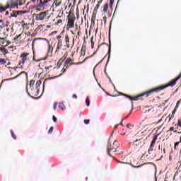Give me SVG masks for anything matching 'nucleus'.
<instances>
[{"label": "nucleus", "mask_w": 181, "mask_h": 181, "mask_svg": "<svg viewBox=\"0 0 181 181\" xmlns=\"http://www.w3.org/2000/svg\"><path fill=\"white\" fill-rule=\"evenodd\" d=\"M68 26H69V28H74V20L69 19Z\"/></svg>", "instance_id": "nucleus-9"}, {"label": "nucleus", "mask_w": 181, "mask_h": 181, "mask_svg": "<svg viewBox=\"0 0 181 181\" xmlns=\"http://www.w3.org/2000/svg\"><path fill=\"white\" fill-rule=\"evenodd\" d=\"M173 115H175L176 114V109H174V110L172 112Z\"/></svg>", "instance_id": "nucleus-52"}, {"label": "nucleus", "mask_w": 181, "mask_h": 181, "mask_svg": "<svg viewBox=\"0 0 181 181\" xmlns=\"http://www.w3.org/2000/svg\"><path fill=\"white\" fill-rule=\"evenodd\" d=\"M82 63H83V62H77V63H76V64H74V63H70V64H71V65H73V64H76V65H78V64H82Z\"/></svg>", "instance_id": "nucleus-41"}, {"label": "nucleus", "mask_w": 181, "mask_h": 181, "mask_svg": "<svg viewBox=\"0 0 181 181\" xmlns=\"http://www.w3.org/2000/svg\"><path fill=\"white\" fill-rule=\"evenodd\" d=\"M65 39H66V44L70 43V40H69V36H66V37H65Z\"/></svg>", "instance_id": "nucleus-31"}, {"label": "nucleus", "mask_w": 181, "mask_h": 181, "mask_svg": "<svg viewBox=\"0 0 181 181\" xmlns=\"http://www.w3.org/2000/svg\"><path fill=\"white\" fill-rule=\"evenodd\" d=\"M175 129V127H170V131H173Z\"/></svg>", "instance_id": "nucleus-63"}, {"label": "nucleus", "mask_w": 181, "mask_h": 181, "mask_svg": "<svg viewBox=\"0 0 181 181\" xmlns=\"http://www.w3.org/2000/svg\"><path fill=\"white\" fill-rule=\"evenodd\" d=\"M62 40H58V45H57L56 52H59V50H60V49H62Z\"/></svg>", "instance_id": "nucleus-10"}, {"label": "nucleus", "mask_w": 181, "mask_h": 181, "mask_svg": "<svg viewBox=\"0 0 181 181\" xmlns=\"http://www.w3.org/2000/svg\"><path fill=\"white\" fill-rule=\"evenodd\" d=\"M154 181H158V177H156V173L155 174Z\"/></svg>", "instance_id": "nucleus-54"}, {"label": "nucleus", "mask_w": 181, "mask_h": 181, "mask_svg": "<svg viewBox=\"0 0 181 181\" xmlns=\"http://www.w3.org/2000/svg\"><path fill=\"white\" fill-rule=\"evenodd\" d=\"M153 151V147H149L148 153L151 154V153Z\"/></svg>", "instance_id": "nucleus-33"}, {"label": "nucleus", "mask_w": 181, "mask_h": 181, "mask_svg": "<svg viewBox=\"0 0 181 181\" xmlns=\"http://www.w3.org/2000/svg\"><path fill=\"white\" fill-rule=\"evenodd\" d=\"M156 142V138H155L152 140L151 145H150V148H154Z\"/></svg>", "instance_id": "nucleus-17"}, {"label": "nucleus", "mask_w": 181, "mask_h": 181, "mask_svg": "<svg viewBox=\"0 0 181 181\" xmlns=\"http://www.w3.org/2000/svg\"><path fill=\"white\" fill-rule=\"evenodd\" d=\"M40 5H39V6L40 7V8H42V7H43V6H45V1H42V0H40Z\"/></svg>", "instance_id": "nucleus-25"}, {"label": "nucleus", "mask_w": 181, "mask_h": 181, "mask_svg": "<svg viewBox=\"0 0 181 181\" xmlns=\"http://www.w3.org/2000/svg\"><path fill=\"white\" fill-rule=\"evenodd\" d=\"M35 86V80H31L30 81V87H33Z\"/></svg>", "instance_id": "nucleus-28"}, {"label": "nucleus", "mask_w": 181, "mask_h": 181, "mask_svg": "<svg viewBox=\"0 0 181 181\" xmlns=\"http://www.w3.org/2000/svg\"><path fill=\"white\" fill-rule=\"evenodd\" d=\"M11 136L13 139H16V136H15V134L13 133V130L11 131Z\"/></svg>", "instance_id": "nucleus-27"}, {"label": "nucleus", "mask_w": 181, "mask_h": 181, "mask_svg": "<svg viewBox=\"0 0 181 181\" xmlns=\"http://www.w3.org/2000/svg\"><path fill=\"white\" fill-rule=\"evenodd\" d=\"M177 124H178V127H181V119H178Z\"/></svg>", "instance_id": "nucleus-45"}, {"label": "nucleus", "mask_w": 181, "mask_h": 181, "mask_svg": "<svg viewBox=\"0 0 181 181\" xmlns=\"http://www.w3.org/2000/svg\"><path fill=\"white\" fill-rule=\"evenodd\" d=\"M142 165H138V166H133L135 169H138V168H141Z\"/></svg>", "instance_id": "nucleus-51"}, {"label": "nucleus", "mask_w": 181, "mask_h": 181, "mask_svg": "<svg viewBox=\"0 0 181 181\" xmlns=\"http://www.w3.org/2000/svg\"><path fill=\"white\" fill-rule=\"evenodd\" d=\"M5 11H6V8H0V12H5Z\"/></svg>", "instance_id": "nucleus-39"}, {"label": "nucleus", "mask_w": 181, "mask_h": 181, "mask_svg": "<svg viewBox=\"0 0 181 181\" xmlns=\"http://www.w3.org/2000/svg\"><path fill=\"white\" fill-rule=\"evenodd\" d=\"M56 108H57V102H54V106H53V109H54V110H56Z\"/></svg>", "instance_id": "nucleus-35"}, {"label": "nucleus", "mask_w": 181, "mask_h": 181, "mask_svg": "<svg viewBox=\"0 0 181 181\" xmlns=\"http://www.w3.org/2000/svg\"><path fill=\"white\" fill-rule=\"evenodd\" d=\"M29 56V54H22L21 57L22 58V64H25V62L27 60L26 57Z\"/></svg>", "instance_id": "nucleus-7"}, {"label": "nucleus", "mask_w": 181, "mask_h": 181, "mask_svg": "<svg viewBox=\"0 0 181 181\" xmlns=\"http://www.w3.org/2000/svg\"><path fill=\"white\" fill-rule=\"evenodd\" d=\"M50 1H52V0H45L44 4L46 5V4H49V2H50Z\"/></svg>", "instance_id": "nucleus-42"}, {"label": "nucleus", "mask_w": 181, "mask_h": 181, "mask_svg": "<svg viewBox=\"0 0 181 181\" xmlns=\"http://www.w3.org/2000/svg\"><path fill=\"white\" fill-rule=\"evenodd\" d=\"M37 16H39L37 14H36V13H33V18L35 17V19H36V18H37Z\"/></svg>", "instance_id": "nucleus-47"}, {"label": "nucleus", "mask_w": 181, "mask_h": 181, "mask_svg": "<svg viewBox=\"0 0 181 181\" xmlns=\"http://www.w3.org/2000/svg\"><path fill=\"white\" fill-rule=\"evenodd\" d=\"M10 18H18V11H13V13H11Z\"/></svg>", "instance_id": "nucleus-11"}, {"label": "nucleus", "mask_w": 181, "mask_h": 181, "mask_svg": "<svg viewBox=\"0 0 181 181\" xmlns=\"http://www.w3.org/2000/svg\"><path fill=\"white\" fill-rule=\"evenodd\" d=\"M100 8V4H97L94 8L92 18H91V23L94 25L95 23V18L97 16V14L95 13L98 11V8Z\"/></svg>", "instance_id": "nucleus-3"}, {"label": "nucleus", "mask_w": 181, "mask_h": 181, "mask_svg": "<svg viewBox=\"0 0 181 181\" xmlns=\"http://www.w3.org/2000/svg\"><path fill=\"white\" fill-rule=\"evenodd\" d=\"M117 162H118V163H127L122 162L121 160H117Z\"/></svg>", "instance_id": "nucleus-55"}, {"label": "nucleus", "mask_w": 181, "mask_h": 181, "mask_svg": "<svg viewBox=\"0 0 181 181\" xmlns=\"http://www.w3.org/2000/svg\"><path fill=\"white\" fill-rule=\"evenodd\" d=\"M108 9V4H105L104 7H103V12L105 13H107V10Z\"/></svg>", "instance_id": "nucleus-19"}, {"label": "nucleus", "mask_w": 181, "mask_h": 181, "mask_svg": "<svg viewBox=\"0 0 181 181\" xmlns=\"http://www.w3.org/2000/svg\"><path fill=\"white\" fill-rule=\"evenodd\" d=\"M108 54H109V57H108V59L107 62V64H108V62H110V57L111 56V46L109 47Z\"/></svg>", "instance_id": "nucleus-18"}, {"label": "nucleus", "mask_w": 181, "mask_h": 181, "mask_svg": "<svg viewBox=\"0 0 181 181\" xmlns=\"http://www.w3.org/2000/svg\"><path fill=\"white\" fill-rule=\"evenodd\" d=\"M162 90H165V88H163V86H160L158 88H156L154 89H152L151 90H148L144 93L140 94L139 97H144L145 95H146V97H149V95L151 93H158V91H162Z\"/></svg>", "instance_id": "nucleus-1"}, {"label": "nucleus", "mask_w": 181, "mask_h": 181, "mask_svg": "<svg viewBox=\"0 0 181 181\" xmlns=\"http://www.w3.org/2000/svg\"><path fill=\"white\" fill-rule=\"evenodd\" d=\"M21 74H25L26 77H28V73L25 72V71H22L21 73H20L19 74H18L16 76L13 77V78H10L8 79H7L8 81L9 80H15V78H18V77H19V76H21Z\"/></svg>", "instance_id": "nucleus-8"}, {"label": "nucleus", "mask_w": 181, "mask_h": 181, "mask_svg": "<svg viewBox=\"0 0 181 181\" xmlns=\"http://www.w3.org/2000/svg\"><path fill=\"white\" fill-rule=\"evenodd\" d=\"M178 108H179V105H177H177H176V106H175V107L174 110H177V109H178Z\"/></svg>", "instance_id": "nucleus-59"}, {"label": "nucleus", "mask_w": 181, "mask_h": 181, "mask_svg": "<svg viewBox=\"0 0 181 181\" xmlns=\"http://www.w3.org/2000/svg\"><path fill=\"white\" fill-rule=\"evenodd\" d=\"M119 94H122V95H124L127 98H129L131 101H138V98H141V97H143V96H139V95L137 96H135L134 98H132L127 94H124V93H119Z\"/></svg>", "instance_id": "nucleus-4"}, {"label": "nucleus", "mask_w": 181, "mask_h": 181, "mask_svg": "<svg viewBox=\"0 0 181 181\" xmlns=\"http://www.w3.org/2000/svg\"><path fill=\"white\" fill-rule=\"evenodd\" d=\"M0 51L2 52L3 53H4V54H7V53H8V49H6L5 48L0 47Z\"/></svg>", "instance_id": "nucleus-20"}, {"label": "nucleus", "mask_w": 181, "mask_h": 181, "mask_svg": "<svg viewBox=\"0 0 181 181\" xmlns=\"http://www.w3.org/2000/svg\"><path fill=\"white\" fill-rule=\"evenodd\" d=\"M52 121H54V122H57V118L56 117V116L52 117Z\"/></svg>", "instance_id": "nucleus-34"}, {"label": "nucleus", "mask_w": 181, "mask_h": 181, "mask_svg": "<svg viewBox=\"0 0 181 181\" xmlns=\"http://www.w3.org/2000/svg\"><path fill=\"white\" fill-rule=\"evenodd\" d=\"M127 128H130L131 127H132V124H128L127 125Z\"/></svg>", "instance_id": "nucleus-56"}, {"label": "nucleus", "mask_w": 181, "mask_h": 181, "mask_svg": "<svg viewBox=\"0 0 181 181\" xmlns=\"http://www.w3.org/2000/svg\"><path fill=\"white\" fill-rule=\"evenodd\" d=\"M110 146H111V143L108 141L107 146V153L109 156H111V154L110 153L111 151L115 150L114 152H117V149H118V146L117 145V140L114 141L112 148H110Z\"/></svg>", "instance_id": "nucleus-2"}, {"label": "nucleus", "mask_w": 181, "mask_h": 181, "mask_svg": "<svg viewBox=\"0 0 181 181\" xmlns=\"http://www.w3.org/2000/svg\"><path fill=\"white\" fill-rule=\"evenodd\" d=\"M42 84V81H38L36 82V84H35V88L36 90H39V87H40V85Z\"/></svg>", "instance_id": "nucleus-15"}, {"label": "nucleus", "mask_w": 181, "mask_h": 181, "mask_svg": "<svg viewBox=\"0 0 181 181\" xmlns=\"http://www.w3.org/2000/svg\"><path fill=\"white\" fill-rule=\"evenodd\" d=\"M63 64V62H62L60 59L59 60L57 64V69H60L62 64Z\"/></svg>", "instance_id": "nucleus-22"}, {"label": "nucleus", "mask_w": 181, "mask_h": 181, "mask_svg": "<svg viewBox=\"0 0 181 181\" xmlns=\"http://www.w3.org/2000/svg\"><path fill=\"white\" fill-rule=\"evenodd\" d=\"M64 104L62 103H59V105H58V107L59 110H62V111H64Z\"/></svg>", "instance_id": "nucleus-16"}, {"label": "nucleus", "mask_w": 181, "mask_h": 181, "mask_svg": "<svg viewBox=\"0 0 181 181\" xmlns=\"http://www.w3.org/2000/svg\"><path fill=\"white\" fill-rule=\"evenodd\" d=\"M175 117V115L172 114L171 117H169V120L168 121H170L171 119H173V118H174Z\"/></svg>", "instance_id": "nucleus-43"}, {"label": "nucleus", "mask_w": 181, "mask_h": 181, "mask_svg": "<svg viewBox=\"0 0 181 181\" xmlns=\"http://www.w3.org/2000/svg\"><path fill=\"white\" fill-rule=\"evenodd\" d=\"M56 33H57V31H53L52 33H51L49 36H53V35H56Z\"/></svg>", "instance_id": "nucleus-38"}, {"label": "nucleus", "mask_w": 181, "mask_h": 181, "mask_svg": "<svg viewBox=\"0 0 181 181\" xmlns=\"http://www.w3.org/2000/svg\"><path fill=\"white\" fill-rule=\"evenodd\" d=\"M70 62H73V59H71V58H68L66 59V61L65 62V67H66V69H67V66H69V64H70Z\"/></svg>", "instance_id": "nucleus-13"}, {"label": "nucleus", "mask_w": 181, "mask_h": 181, "mask_svg": "<svg viewBox=\"0 0 181 181\" xmlns=\"http://www.w3.org/2000/svg\"><path fill=\"white\" fill-rule=\"evenodd\" d=\"M106 94H107V95H109V97H116L115 95H110V94H108L107 93H106Z\"/></svg>", "instance_id": "nucleus-61"}, {"label": "nucleus", "mask_w": 181, "mask_h": 181, "mask_svg": "<svg viewBox=\"0 0 181 181\" xmlns=\"http://www.w3.org/2000/svg\"><path fill=\"white\" fill-rule=\"evenodd\" d=\"M0 64H6V62L4 59H0Z\"/></svg>", "instance_id": "nucleus-26"}, {"label": "nucleus", "mask_w": 181, "mask_h": 181, "mask_svg": "<svg viewBox=\"0 0 181 181\" xmlns=\"http://www.w3.org/2000/svg\"><path fill=\"white\" fill-rule=\"evenodd\" d=\"M75 29H76V30H78V25H75Z\"/></svg>", "instance_id": "nucleus-60"}, {"label": "nucleus", "mask_w": 181, "mask_h": 181, "mask_svg": "<svg viewBox=\"0 0 181 181\" xmlns=\"http://www.w3.org/2000/svg\"><path fill=\"white\" fill-rule=\"evenodd\" d=\"M72 97H73V98L77 99V95H73Z\"/></svg>", "instance_id": "nucleus-62"}, {"label": "nucleus", "mask_w": 181, "mask_h": 181, "mask_svg": "<svg viewBox=\"0 0 181 181\" xmlns=\"http://www.w3.org/2000/svg\"><path fill=\"white\" fill-rule=\"evenodd\" d=\"M86 103L87 107H90V99L88 98V97H87L86 99Z\"/></svg>", "instance_id": "nucleus-23"}, {"label": "nucleus", "mask_w": 181, "mask_h": 181, "mask_svg": "<svg viewBox=\"0 0 181 181\" xmlns=\"http://www.w3.org/2000/svg\"><path fill=\"white\" fill-rule=\"evenodd\" d=\"M103 21H104L105 23H107V17L106 16L103 17Z\"/></svg>", "instance_id": "nucleus-49"}, {"label": "nucleus", "mask_w": 181, "mask_h": 181, "mask_svg": "<svg viewBox=\"0 0 181 181\" xmlns=\"http://www.w3.org/2000/svg\"><path fill=\"white\" fill-rule=\"evenodd\" d=\"M13 8L14 9H19V7L18 6V4L14 5V6H12Z\"/></svg>", "instance_id": "nucleus-40"}, {"label": "nucleus", "mask_w": 181, "mask_h": 181, "mask_svg": "<svg viewBox=\"0 0 181 181\" xmlns=\"http://www.w3.org/2000/svg\"><path fill=\"white\" fill-rule=\"evenodd\" d=\"M21 36H22L21 34L18 35L17 37H14V40H18V39H19V37H21Z\"/></svg>", "instance_id": "nucleus-36"}, {"label": "nucleus", "mask_w": 181, "mask_h": 181, "mask_svg": "<svg viewBox=\"0 0 181 181\" xmlns=\"http://www.w3.org/2000/svg\"><path fill=\"white\" fill-rule=\"evenodd\" d=\"M110 5H113L114 4V0H110Z\"/></svg>", "instance_id": "nucleus-57"}, {"label": "nucleus", "mask_w": 181, "mask_h": 181, "mask_svg": "<svg viewBox=\"0 0 181 181\" xmlns=\"http://www.w3.org/2000/svg\"><path fill=\"white\" fill-rule=\"evenodd\" d=\"M81 49H83V50H86V45H83Z\"/></svg>", "instance_id": "nucleus-58"}, {"label": "nucleus", "mask_w": 181, "mask_h": 181, "mask_svg": "<svg viewBox=\"0 0 181 181\" xmlns=\"http://www.w3.org/2000/svg\"><path fill=\"white\" fill-rule=\"evenodd\" d=\"M103 3V0H100L98 2V5H101V4Z\"/></svg>", "instance_id": "nucleus-53"}, {"label": "nucleus", "mask_w": 181, "mask_h": 181, "mask_svg": "<svg viewBox=\"0 0 181 181\" xmlns=\"http://www.w3.org/2000/svg\"><path fill=\"white\" fill-rule=\"evenodd\" d=\"M177 80H179V78H176L175 79L171 81L170 84L163 86V88H167V87H175V86H176V81H177Z\"/></svg>", "instance_id": "nucleus-5"}, {"label": "nucleus", "mask_w": 181, "mask_h": 181, "mask_svg": "<svg viewBox=\"0 0 181 181\" xmlns=\"http://www.w3.org/2000/svg\"><path fill=\"white\" fill-rule=\"evenodd\" d=\"M179 144H180V141L175 142V146H179Z\"/></svg>", "instance_id": "nucleus-46"}, {"label": "nucleus", "mask_w": 181, "mask_h": 181, "mask_svg": "<svg viewBox=\"0 0 181 181\" xmlns=\"http://www.w3.org/2000/svg\"><path fill=\"white\" fill-rule=\"evenodd\" d=\"M53 129L54 127H51L48 131V134H52L53 132Z\"/></svg>", "instance_id": "nucleus-32"}, {"label": "nucleus", "mask_w": 181, "mask_h": 181, "mask_svg": "<svg viewBox=\"0 0 181 181\" xmlns=\"http://www.w3.org/2000/svg\"><path fill=\"white\" fill-rule=\"evenodd\" d=\"M17 13H18V15H19V13H25V11H17Z\"/></svg>", "instance_id": "nucleus-48"}, {"label": "nucleus", "mask_w": 181, "mask_h": 181, "mask_svg": "<svg viewBox=\"0 0 181 181\" xmlns=\"http://www.w3.org/2000/svg\"><path fill=\"white\" fill-rule=\"evenodd\" d=\"M9 26V21H6V23H2V26H0L1 29H4V28H8Z\"/></svg>", "instance_id": "nucleus-14"}, {"label": "nucleus", "mask_w": 181, "mask_h": 181, "mask_svg": "<svg viewBox=\"0 0 181 181\" xmlns=\"http://www.w3.org/2000/svg\"><path fill=\"white\" fill-rule=\"evenodd\" d=\"M6 42L5 38L0 37V43H1V45H5Z\"/></svg>", "instance_id": "nucleus-24"}, {"label": "nucleus", "mask_w": 181, "mask_h": 181, "mask_svg": "<svg viewBox=\"0 0 181 181\" xmlns=\"http://www.w3.org/2000/svg\"><path fill=\"white\" fill-rule=\"evenodd\" d=\"M85 55H86V49H81V57H84Z\"/></svg>", "instance_id": "nucleus-21"}, {"label": "nucleus", "mask_w": 181, "mask_h": 181, "mask_svg": "<svg viewBox=\"0 0 181 181\" xmlns=\"http://www.w3.org/2000/svg\"><path fill=\"white\" fill-rule=\"evenodd\" d=\"M67 56H69V54H68L67 52H66V53L63 55V57H62L61 59H59V60H60L61 62H62V63H63V62H64V61L66 60V59H67Z\"/></svg>", "instance_id": "nucleus-12"}, {"label": "nucleus", "mask_w": 181, "mask_h": 181, "mask_svg": "<svg viewBox=\"0 0 181 181\" xmlns=\"http://www.w3.org/2000/svg\"><path fill=\"white\" fill-rule=\"evenodd\" d=\"M62 71H63V73H64V71H66V69L64 67L62 70Z\"/></svg>", "instance_id": "nucleus-64"}, {"label": "nucleus", "mask_w": 181, "mask_h": 181, "mask_svg": "<svg viewBox=\"0 0 181 181\" xmlns=\"http://www.w3.org/2000/svg\"><path fill=\"white\" fill-rule=\"evenodd\" d=\"M62 22H63V21L62 19H59V20H58V21L56 23V25H59V24L62 23Z\"/></svg>", "instance_id": "nucleus-37"}, {"label": "nucleus", "mask_w": 181, "mask_h": 181, "mask_svg": "<svg viewBox=\"0 0 181 181\" xmlns=\"http://www.w3.org/2000/svg\"><path fill=\"white\" fill-rule=\"evenodd\" d=\"M140 159L141 160H144V159H145V154H143Z\"/></svg>", "instance_id": "nucleus-44"}, {"label": "nucleus", "mask_w": 181, "mask_h": 181, "mask_svg": "<svg viewBox=\"0 0 181 181\" xmlns=\"http://www.w3.org/2000/svg\"><path fill=\"white\" fill-rule=\"evenodd\" d=\"M83 122L85 125H88V124H90V119H84Z\"/></svg>", "instance_id": "nucleus-30"}, {"label": "nucleus", "mask_w": 181, "mask_h": 181, "mask_svg": "<svg viewBox=\"0 0 181 181\" xmlns=\"http://www.w3.org/2000/svg\"><path fill=\"white\" fill-rule=\"evenodd\" d=\"M46 18V11L40 13L38 16L36 17V21H43Z\"/></svg>", "instance_id": "nucleus-6"}, {"label": "nucleus", "mask_w": 181, "mask_h": 181, "mask_svg": "<svg viewBox=\"0 0 181 181\" xmlns=\"http://www.w3.org/2000/svg\"><path fill=\"white\" fill-rule=\"evenodd\" d=\"M42 28H43V25H40L37 27V28L35 29V30H40V29H42Z\"/></svg>", "instance_id": "nucleus-29"}, {"label": "nucleus", "mask_w": 181, "mask_h": 181, "mask_svg": "<svg viewBox=\"0 0 181 181\" xmlns=\"http://www.w3.org/2000/svg\"><path fill=\"white\" fill-rule=\"evenodd\" d=\"M90 42H91V46H94V41H93V37H91Z\"/></svg>", "instance_id": "nucleus-50"}]
</instances>
